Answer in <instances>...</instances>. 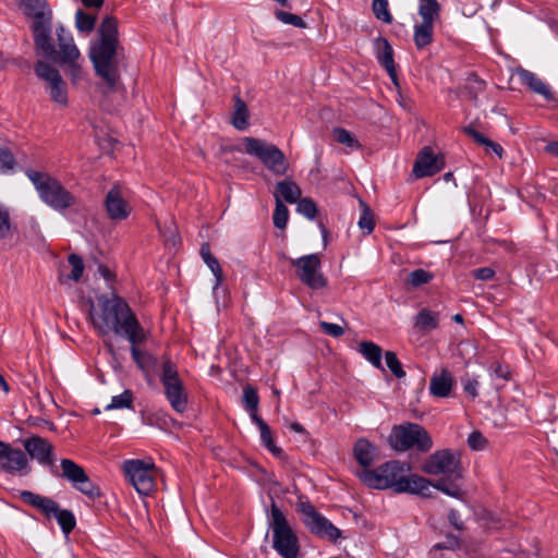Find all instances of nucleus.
<instances>
[{
    "label": "nucleus",
    "mask_w": 558,
    "mask_h": 558,
    "mask_svg": "<svg viewBox=\"0 0 558 558\" xmlns=\"http://www.w3.org/2000/svg\"><path fill=\"white\" fill-rule=\"evenodd\" d=\"M88 317L101 335L113 332L125 337L131 343L144 342L146 332L124 299L116 293L100 295L97 305L90 301Z\"/></svg>",
    "instance_id": "obj_1"
},
{
    "label": "nucleus",
    "mask_w": 558,
    "mask_h": 558,
    "mask_svg": "<svg viewBox=\"0 0 558 558\" xmlns=\"http://www.w3.org/2000/svg\"><path fill=\"white\" fill-rule=\"evenodd\" d=\"M99 39L92 45L89 57L96 73L105 81V94L119 89L120 75L118 71L119 39L118 22L107 16L98 29Z\"/></svg>",
    "instance_id": "obj_2"
},
{
    "label": "nucleus",
    "mask_w": 558,
    "mask_h": 558,
    "mask_svg": "<svg viewBox=\"0 0 558 558\" xmlns=\"http://www.w3.org/2000/svg\"><path fill=\"white\" fill-rule=\"evenodd\" d=\"M410 465L401 461H389L375 470H363L360 480L368 487L376 489L393 488L397 493H411L429 496L432 484L418 475H407Z\"/></svg>",
    "instance_id": "obj_3"
},
{
    "label": "nucleus",
    "mask_w": 558,
    "mask_h": 558,
    "mask_svg": "<svg viewBox=\"0 0 558 558\" xmlns=\"http://www.w3.org/2000/svg\"><path fill=\"white\" fill-rule=\"evenodd\" d=\"M26 175L34 184L40 199L53 209L61 210L75 204V197L49 173L27 170Z\"/></svg>",
    "instance_id": "obj_4"
},
{
    "label": "nucleus",
    "mask_w": 558,
    "mask_h": 558,
    "mask_svg": "<svg viewBox=\"0 0 558 558\" xmlns=\"http://www.w3.org/2000/svg\"><path fill=\"white\" fill-rule=\"evenodd\" d=\"M270 527L274 549L282 558H298L300 553L299 537L275 502L271 504L270 508Z\"/></svg>",
    "instance_id": "obj_5"
},
{
    "label": "nucleus",
    "mask_w": 558,
    "mask_h": 558,
    "mask_svg": "<svg viewBox=\"0 0 558 558\" xmlns=\"http://www.w3.org/2000/svg\"><path fill=\"white\" fill-rule=\"evenodd\" d=\"M241 151L256 157L275 175H286L289 163L282 150L276 145L256 137H244L241 142Z\"/></svg>",
    "instance_id": "obj_6"
},
{
    "label": "nucleus",
    "mask_w": 558,
    "mask_h": 558,
    "mask_svg": "<svg viewBox=\"0 0 558 558\" xmlns=\"http://www.w3.org/2000/svg\"><path fill=\"white\" fill-rule=\"evenodd\" d=\"M388 442L396 451L416 449L422 452L430 450L433 440L428 432L415 423H405L392 427Z\"/></svg>",
    "instance_id": "obj_7"
},
{
    "label": "nucleus",
    "mask_w": 558,
    "mask_h": 558,
    "mask_svg": "<svg viewBox=\"0 0 558 558\" xmlns=\"http://www.w3.org/2000/svg\"><path fill=\"white\" fill-rule=\"evenodd\" d=\"M126 481L140 495H149L156 485L157 469L151 459H129L121 465Z\"/></svg>",
    "instance_id": "obj_8"
},
{
    "label": "nucleus",
    "mask_w": 558,
    "mask_h": 558,
    "mask_svg": "<svg viewBox=\"0 0 558 558\" xmlns=\"http://www.w3.org/2000/svg\"><path fill=\"white\" fill-rule=\"evenodd\" d=\"M160 380L171 408L183 413L187 409V392L179 376L177 366L169 360L162 364Z\"/></svg>",
    "instance_id": "obj_9"
},
{
    "label": "nucleus",
    "mask_w": 558,
    "mask_h": 558,
    "mask_svg": "<svg viewBox=\"0 0 558 558\" xmlns=\"http://www.w3.org/2000/svg\"><path fill=\"white\" fill-rule=\"evenodd\" d=\"M421 23L414 25V43L417 49L430 45L434 37V24L440 16V4L437 0H418Z\"/></svg>",
    "instance_id": "obj_10"
},
{
    "label": "nucleus",
    "mask_w": 558,
    "mask_h": 558,
    "mask_svg": "<svg viewBox=\"0 0 558 558\" xmlns=\"http://www.w3.org/2000/svg\"><path fill=\"white\" fill-rule=\"evenodd\" d=\"M295 268L299 280L312 290L325 289L328 279L322 271V262L318 254H308L299 258H289Z\"/></svg>",
    "instance_id": "obj_11"
},
{
    "label": "nucleus",
    "mask_w": 558,
    "mask_h": 558,
    "mask_svg": "<svg viewBox=\"0 0 558 558\" xmlns=\"http://www.w3.org/2000/svg\"><path fill=\"white\" fill-rule=\"evenodd\" d=\"M35 73L45 84V90L50 99L59 107H66L69 104L68 87L60 72L46 61H37Z\"/></svg>",
    "instance_id": "obj_12"
},
{
    "label": "nucleus",
    "mask_w": 558,
    "mask_h": 558,
    "mask_svg": "<svg viewBox=\"0 0 558 558\" xmlns=\"http://www.w3.org/2000/svg\"><path fill=\"white\" fill-rule=\"evenodd\" d=\"M422 471L450 480L459 478L461 476L460 456L450 449L435 451L424 461Z\"/></svg>",
    "instance_id": "obj_13"
},
{
    "label": "nucleus",
    "mask_w": 558,
    "mask_h": 558,
    "mask_svg": "<svg viewBox=\"0 0 558 558\" xmlns=\"http://www.w3.org/2000/svg\"><path fill=\"white\" fill-rule=\"evenodd\" d=\"M299 511L303 514V523L315 535L336 542L341 536V531L327 518L316 511L308 501L299 504Z\"/></svg>",
    "instance_id": "obj_14"
},
{
    "label": "nucleus",
    "mask_w": 558,
    "mask_h": 558,
    "mask_svg": "<svg viewBox=\"0 0 558 558\" xmlns=\"http://www.w3.org/2000/svg\"><path fill=\"white\" fill-rule=\"evenodd\" d=\"M62 476L65 477L75 489L82 494L96 498L100 496L99 487L94 484L84 469L70 459L61 460Z\"/></svg>",
    "instance_id": "obj_15"
},
{
    "label": "nucleus",
    "mask_w": 558,
    "mask_h": 558,
    "mask_svg": "<svg viewBox=\"0 0 558 558\" xmlns=\"http://www.w3.org/2000/svg\"><path fill=\"white\" fill-rule=\"evenodd\" d=\"M0 468L7 473L27 474L28 458L24 451L0 441Z\"/></svg>",
    "instance_id": "obj_16"
},
{
    "label": "nucleus",
    "mask_w": 558,
    "mask_h": 558,
    "mask_svg": "<svg viewBox=\"0 0 558 558\" xmlns=\"http://www.w3.org/2000/svg\"><path fill=\"white\" fill-rule=\"evenodd\" d=\"M106 211L112 220H124L131 214V206L125 197V190L120 185H113L105 198Z\"/></svg>",
    "instance_id": "obj_17"
},
{
    "label": "nucleus",
    "mask_w": 558,
    "mask_h": 558,
    "mask_svg": "<svg viewBox=\"0 0 558 558\" xmlns=\"http://www.w3.org/2000/svg\"><path fill=\"white\" fill-rule=\"evenodd\" d=\"M32 29L37 52L48 58H54L57 50L51 37V20L33 22Z\"/></svg>",
    "instance_id": "obj_18"
},
{
    "label": "nucleus",
    "mask_w": 558,
    "mask_h": 558,
    "mask_svg": "<svg viewBox=\"0 0 558 558\" xmlns=\"http://www.w3.org/2000/svg\"><path fill=\"white\" fill-rule=\"evenodd\" d=\"M26 456L36 460L41 465H51L53 463L52 450L53 446L45 438L32 436L24 441Z\"/></svg>",
    "instance_id": "obj_19"
},
{
    "label": "nucleus",
    "mask_w": 558,
    "mask_h": 558,
    "mask_svg": "<svg viewBox=\"0 0 558 558\" xmlns=\"http://www.w3.org/2000/svg\"><path fill=\"white\" fill-rule=\"evenodd\" d=\"M58 60L61 64L81 61V52L74 44V39L62 25L57 27Z\"/></svg>",
    "instance_id": "obj_20"
},
{
    "label": "nucleus",
    "mask_w": 558,
    "mask_h": 558,
    "mask_svg": "<svg viewBox=\"0 0 558 558\" xmlns=\"http://www.w3.org/2000/svg\"><path fill=\"white\" fill-rule=\"evenodd\" d=\"M441 168L442 160L436 157L429 147H425L415 160L413 173L416 178H425L434 175Z\"/></svg>",
    "instance_id": "obj_21"
},
{
    "label": "nucleus",
    "mask_w": 558,
    "mask_h": 558,
    "mask_svg": "<svg viewBox=\"0 0 558 558\" xmlns=\"http://www.w3.org/2000/svg\"><path fill=\"white\" fill-rule=\"evenodd\" d=\"M454 385V379L448 369H441L435 373L429 383V391L433 396L438 398H446L450 395Z\"/></svg>",
    "instance_id": "obj_22"
},
{
    "label": "nucleus",
    "mask_w": 558,
    "mask_h": 558,
    "mask_svg": "<svg viewBox=\"0 0 558 558\" xmlns=\"http://www.w3.org/2000/svg\"><path fill=\"white\" fill-rule=\"evenodd\" d=\"M20 497L26 504L33 506L34 508L40 510L48 518L52 517V513L58 510V504L51 498L28 492L22 490L20 493Z\"/></svg>",
    "instance_id": "obj_23"
},
{
    "label": "nucleus",
    "mask_w": 558,
    "mask_h": 558,
    "mask_svg": "<svg viewBox=\"0 0 558 558\" xmlns=\"http://www.w3.org/2000/svg\"><path fill=\"white\" fill-rule=\"evenodd\" d=\"M518 75L523 85L531 88L534 93H537L545 97L547 100L553 99V93L549 86L537 77L533 72L527 70H519Z\"/></svg>",
    "instance_id": "obj_24"
},
{
    "label": "nucleus",
    "mask_w": 558,
    "mask_h": 558,
    "mask_svg": "<svg viewBox=\"0 0 558 558\" xmlns=\"http://www.w3.org/2000/svg\"><path fill=\"white\" fill-rule=\"evenodd\" d=\"M24 12L34 22L52 20V12L45 0H23Z\"/></svg>",
    "instance_id": "obj_25"
},
{
    "label": "nucleus",
    "mask_w": 558,
    "mask_h": 558,
    "mask_svg": "<svg viewBox=\"0 0 558 558\" xmlns=\"http://www.w3.org/2000/svg\"><path fill=\"white\" fill-rule=\"evenodd\" d=\"M199 254L204 263L210 269L215 277L214 290L218 289L223 282V271L218 259L211 254L208 243H203Z\"/></svg>",
    "instance_id": "obj_26"
},
{
    "label": "nucleus",
    "mask_w": 558,
    "mask_h": 558,
    "mask_svg": "<svg viewBox=\"0 0 558 558\" xmlns=\"http://www.w3.org/2000/svg\"><path fill=\"white\" fill-rule=\"evenodd\" d=\"M354 457L362 466L367 468L375 461L376 447L367 439L361 438L354 446Z\"/></svg>",
    "instance_id": "obj_27"
},
{
    "label": "nucleus",
    "mask_w": 558,
    "mask_h": 558,
    "mask_svg": "<svg viewBox=\"0 0 558 558\" xmlns=\"http://www.w3.org/2000/svg\"><path fill=\"white\" fill-rule=\"evenodd\" d=\"M463 132L470 136L476 144L485 147L487 154H495L499 159L504 157V148L496 142L487 138L484 134L477 132L472 126H465Z\"/></svg>",
    "instance_id": "obj_28"
},
{
    "label": "nucleus",
    "mask_w": 558,
    "mask_h": 558,
    "mask_svg": "<svg viewBox=\"0 0 558 558\" xmlns=\"http://www.w3.org/2000/svg\"><path fill=\"white\" fill-rule=\"evenodd\" d=\"M377 45V60L387 70L388 74L395 80L397 75L392 48L386 39H379Z\"/></svg>",
    "instance_id": "obj_29"
},
{
    "label": "nucleus",
    "mask_w": 558,
    "mask_h": 558,
    "mask_svg": "<svg viewBox=\"0 0 558 558\" xmlns=\"http://www.w3.org/2000/svg\"><path fill=\"white\" fill-rule=\"evenodd\" d=\"M142 342L131 343V354L136 365L148 375L156 365V359L147 351L141 350L137 345Z\"/></svg>",
    "instance_id": "obj_30"
},
{
    "label": "nucleus",
    "mask_w": 558,
    "mask_h": 558,
    "mask_svg": "<svg viewBox=\"0 0 558 558\" xmlns=\"http://www.w3.org/2000/svg\"><path fill=\"white\" fill-rule=\"evenodd\" d=\"M276 195H278L280 199L283 198L287 203L293 204L301 196V190L295 182L284 180L277 183L275 196Z\"/></svg>",
    "instance_id": "obj_31"
},
{
    "label": "nucleus",
    "mask_w": 558,
    "mask_h": 558,
    "mask_svg": "<svg viewBox=\"0 0 558 558\" xmlns=\"http://www.w3.org/2000/svg\"><path fill=\"white\" fill-rule=\"evenodd\" d=\"M253 422L257 425V427L259 429L260 439H262V442L264 444V446L272 454L280 457L282 453V450L275 445L269 426L264 422V420L262 417H254Z\"/></svg>",
    "instance_id": "obj_32"
},
{
    "label": "nucleus",
    "mask_w": 558,
    "mask_h": 558,
    "mask_svg": "<svg viewBox=\"0 0 558 558\" xmlns=\"http://www.w3.org/2000/svg\"><path fill=\"white\" fill-rule=\"evenodd\" d=\"M439 315L429 310H422L416 316L414 326L421 330H430L438 327Z\"/></svg>",
    "instance_id": "obj_33"
},
{
    "label": "nucleus",
    "mask_w": 558,
    "mask_h": 558,
    "mask_svg": "<svg viewBox=\"0 0 558 558\" xmlns=\"http://www.w3.org/2000/svg\"><path fill=\"white\" fill-rule=\"evenodd\" d=\"M360 353L375 367L381 368V349L374 342L364 341L360 343Z\"/></svg>",
    "instance_id": "obj_34"
},
{
    "label": "nucleus",
    "mask_w": 558,
    "mask_h": 558,
    "mask_svg": "<svg viewBox=\"0 0 558 558\" xmlns=\"http://www.w3.org/2000/svg\"><path fill=\"white\" fill-rule=\"evenodd\" d=\"M232 124L238 130H245L248 126V110L243 100L236 98Z\"/></svg>",
    "instance_id": "obj_35"
},
{
    "label": "nucleus",
    "mask_w": 558,
    "mask_h": 558,
    "mask_svg": "<svg viewBox=\"0 0 558 558\" xmlns=\"http://www.w3.org/2000/svg\"><path fill=\"white\" fill-rule=\"evenodd\" d=\"M258 396L256 390L251 387L246 386L243 389V402L245 410L250 413V416L252 421H254V417H259L257 414V408H258Z\"/></svg>",
    "instance_id": "obj_36"
},
{
    "label": "nucleus",
    "mask_w": 558,
    "mask_h": 558,
    "mask_svg": "<svg viewBox=\"0 0 558 558\" xmlns=\"http://www.w3.org/2000/svg\"><path fill=\"white\" fill-rule=\"evenodd\" d=\"M68 262L71 267V271L65 276V279L74 282L80 281L85 268L83 259L76 254H71Z\"/></svg>",
    "instance_id": "obj_37"
},
{
    "label": "nucleus",
    "mask_w": 558,
    "mask_h": 558,
    "mask_svg": "<svg viewBox=\"0 0 558 558\" xmlns=\"http://www.w3.org/2000/svg\"><path fill=\"white\" fill-rule=\"evenodd\" d=\"M96 23V16L85 13L83 10H77L75 13V26L78 32L90 33Z\"/></svg>",
    "instance_id": "obj_38"
},
{
    "label": "nucleus",
    "mask_w": 558,
    "mask_h": 558,
    "mask_svg": "<svg viewBox=\"0 0 558 558\" xmlns=\"http://www.w3.org/2000/svg\"><path fill=\"white\" fill-rule=\"evenodd\" d=\"M52 517H54L61 526L62 531L65 534H69L75 526V518L73 513L69 510H62L58 506V510L52 513Z\"/></svg>",
    "instance_id": "obj_39"
},
{
    "label": "nucleus",
    "mask_w": 558,
    "mask_h": 558,
    "mask_svg": "<svg viewBox=\"0 0 558 558\" xmlns=\"http://www.w3.org/2000/svg\"><path fill=\"white\" fill-rule=\"evenodd\" d=\"M289 219V209L282 203L278 195H276V207L272 216L275 227L284 229Z\"/></svg>",
    "instance_id": "obj_40"
},
{
    "label": "nucleus",
    "mask_w": 558,
    "mask_h": 558,
    "mask_svg": "<svg viewBox=\"0 0 558 558\" xmlns=\"http://www.w3.org/2000/svg\"><path fill=\"white\" fill-rule=\"evenodd\" d=\"M434 279V275L425 269H415L408 276V282L414 288H418L423 284L430 282Z\"/></svg>",
    "instance_id": "obj_41"
},
{
    "label": "nucleus",
    "mask_w": 558,
    "mask_h": 558,
    "mask_svg": "<svg viewBox=\"0 0 558 558\" xmlns=\"http://www.w3.org/2000/svg\"><path fill=\"white\" fill-rule=\"evenodd\" d=\"M132 400V392L130 390H125L121 395L113 396L111 402L105 409L108 411L114 409L131 408Z\"/></svg>",
    "instance_id": "obj_42"
},
{
    "label": "nucleus",
    "mask_w": 558,
    "mask_h": 558,
    "mask_svg": "<svg viewBox=\"0 0 558 558\" xmlns=\"http://www.w3.org/2000/svg\"><path fill=\"white\" fill-rule=\"evenodd\" d=\"M373 12L375 16L385 22V23H391L392 16L388 10V0H373Z\"/></svg>",
    "instance_id": "obj_43"
},
{
    "label": "nucleus",
    "mask_w": 558,
    "mask_h": 558,
    "mask_svg": "<svg viewBox=\"0 0 558 558\" xmlns=\"http://www.w3.org/2000/svg\"><path fill=\"white\" fill-rule=\"evenodd\" d=\"M333 137L335 140L350 148H359V142L354 138V136L347 130L341 128H336L333 130Z\"/></svg>",
    "instance_id": "obj_44"
},
{
    "label": "nucleus",
    "mask_w": 558,
    "mask_h": 558,
    "mask_svg": "<svg viewBox=\"0 0 558 558\" xmlns=\"http://www.w3.org/2000/svg\"><path fill=\"white\" fill-rule=\"evenodd\" d=\"M275 14H276V17L284 24L292 25V26L300 27V28H304L306 26L303 19L296 14L289 13L286 11H280V10L276 11Z\"/></svg>",
    "instance_id": "obj_45"
},
{
    "label": "nucleus",
    "mask_w": 558,
    "mask_h": 558,
    "mask_svg": "<svg viewBox=\"0 0 558 558\" xmlns=\"http://www.w3.org/2000/svg\"><path fill=\"white\" fill-rule=\"evenodd\" d=\"M296 210L306 218L314 219L317 213V206L311 198L305 197L299 201Z\"/></svg>",
    "instance_id": "obj_46"
},
{
    "label": "nucleus",
    "mask_w": 558,
    "mask_h": 558,
    "mask_svg": "<svg viewBox=\"0 0 558 558\" xmlns=\"http://www.w3.org/2000/svg\"><path fill=\"white\" fill-rule=\"evenodd\" d=\"M385 360L388 368L396 377L402 378L405 376V373L402 369L401 363L399 362L396 353L391 351L386 352Z\"/></svg>",
    "instance_id": "obj_47"
},
{
    "label": "nucleus",
    "mask_w": 558,
    "mask_h": 558,
    "mask_svg": "<svg viewBox=\"0 0 558 558\" xmlns=\"http://www.w3.org/2000/svg\"><path fill=\"white\" fill-rule=\"evenodd\" d=\"M468 445L473 450H483L487 445V439L481 432L474 430L468 437Z\"/></svg>",
    "instance_id": "obj_48"
},
{
    "label": "nucleus",
    "mask_w": 558,
    "mask_h": 558,
    "mask_svg": "<svg viewBox=\"0 0 558 558\" xmlns=\"http://www.w3.org/2000/svg\"><path fill=\"white\" fill-rule=\"evenodd\" d=\"M66 66V74L70 76L72 84L78 83L83 76V69L80 61H74L64 64Z\"/></svg>",
    "instance_id": "obj_49"
},
{
    "label": "nucleus",
    "mask_w": 558,
    "mask_h": 558,
    "mask_svg": "<svg viewBox=\"0 0 558 558\" xmlns=\"http://www.w3.org/2000/svg\"><path fill=\"white\" fill-rule=\"evenodd\" d=\"M14 157L13 155L3 148H0V173L7 172L13 169Z\"/></svg>",
    "instance_id": "obj_50"
},
{
    "label": "nucleus",
    "mask_w": 558,
    "mask_h": 558,
    "mask_svg": "<svg viewBox=\"0 0 558 558\" xmlns=\"http://www.w3.org/2000/svg\"><path fill=\"white\" fill-rule=\"evenodd\" d=\"M374 219L373 215L371 214L369 209L366 208L359 220V227L361 230H363L366 234H369L374 230Z\"/></svg>",
    "instance_id": "obj_51"
},
{
    "label": "nucleus",
    "mask_w": 558,
    "mask_h": 558,
    "mask_svg": "<svg viewBox=\"0 0 558 558\" xmlns=\"http://www.w3.org/2000/svg\"><path fill=\"white\" fill-rule=\"evenodd\" d=\"M11 229L9 211L0 207V239H4L9 235Z\"/></svg>",
    "instance_id": "obj_52"
},
{
    "label": "nucleus",
    "mask_w": 558,
    "mask_h": 558,
    "mask_svg": "<svg viewBox=\"0 0 558 558\" xmlns=\"http://www.w3.org/2000/svg\"><path fill=\"white\" fill-rule=\"evenodd\" d=\"M319 326L325 333L336 338L341 337L344 333V328L337 324L320 322Z\"/></svg>",
    "instance_id": "obj_53"
},
{
    "label": "nucleus",
    "mask_w": 558,
    "mask_h": 558,
    "mask_svg": "<svg viewBox=\"0 0 558 558\" xmlns=\"http://www.w3.org/2000/svg\"><path fill=\"white\" fill-rule=\"evenodd\" d=\"M463 390L468 393L472 399H475L478 395V381L475 378L465 377L462 379Z\"/></svg>",
    "instance_id": "obj_54"
},
{
    "label": "nucleus",
    "mask_w": 558,
    "mask_h": 558,
    "mask_svg": "<svg viewBox=\"0 0 558 558\" xmlns=\"http://www.w3.org/2000/svg\"><path fill=\"white\" fill-rule=\"evenodd\" d=\"M434 487L437 488L438 490L447 494L448 496H451V497H459L460 496V489L458 487H456V486L447 485L445 480L438 481L434 485Z\"/></svg>",
    "instance_id": "obj_55"
},
{
    "label": "nucleus",
    "mask_w": 558,
    "mask_h": 558,
    "mask_svg": "<svg viewBox=\"0 0 558 558\" xmlns=\"http://www.w3.org/2000/svg\"><path fill=\"white\" fill-rule=\"evenodd\" d=\"M492 369V376L495 378H500L504 380L509 379L510 372L507 366L501 365L500 363H495L490 367Z\"/></svg>",
    "instance_id": "obj_56"
},
{
    "label": "nucleus",
    "mask_w": 558,
    "mask_h": 558,
    "mask_svg": "<svg viewBox=\"0 0 558 558\" xmlns=\"http://www.w3.org/2000/svg\"><path fill=\"white\" fill-rule=\"evenodd\" d=\"M495 276V270L490 267H482L473 271V277L477 280H490Z\"/></svg>",
    "instance_id": "obj_57"
},
{
    "label": "nucleus",
    "mask_w": 558,
    "mask_h": 558,
    "mask_svg": "<svg viewBox=\"0 0 558 558\" xmlns=\"http://www.w3.org/2000/svg\"><path fill=\"white\" fill-rule=\"evenodd\" d=\"M449 522L457 529L462 530L463 529V522L460 518V514L456 510H450L448 514Z\"/></svg>",
    "instance_id": "obj_58"
},
{
    "label": "nucleus",
    "mask_w": 558,
    "mask_h": 558,
    "mask_svg": "<svg viewBox=\"0 0 558 558\" xmlns=\"http://www.w3.org/2000/svg\"><path fill=\"white\" fill-rule=\"evenodd\" d=\"M545 150L553 155V156H556L558 157V142H549L546 146H545Z\"/></svg>",
    "instance_id": "obj_59"
},
{
    "label": "nucleus",
    "mask_w": 558,
    "mask_h": 558,
    "mask_svg": "<svg viewBox=\"0 0 558 558\" xmlns=\"http://www.w3.org/2000/svg\"><path fill=\"white\" fill-rule=\"evenodd\" d=\"M82 3L85 8H100L104 3V0H82Z\"/></svg>",
    "instance_id": "obj_60"
},
{
    "label": "nucleus",
    "mask_w": 558,
    "mask_h": 558,
    "mask_svg": "<svg viewBox=\"0 0 558 558\" xmlns=\"http://www.w3.org/2000/svg\"><path fill=\"white\" fill-rule=\"evenodd\" d=\"M0 388L5 392L8 393L10 391V387H9V384L7 383V380L4 379V377L2 375H0Z\"/></svg>",
    "instance_id": "obj_61"
},
{
    "label": "nucleus",
    "mask_w": 558,
    "mask_h": 558,
    "mask_svg": "<svg viewBox=\"0 0 558 558\" xmlns=\"http://www.w3.org/2000/svg\"><path fill=\"white\" fill-rule=\"evenodd\" d=\"M99 271L101 272V275L104 276V278H106V279H110L111 274H110V271H109V269H108V268H106V267H104V266H100V267H99Z\"/></svg>",
    "instance_id": "obj_62"
},
{
    "label": "nucleus",
    "mask_w": 558,
    "mask_h": 558,
    "mask_svg": "<svg viewBox=\"0 0 558 558\" xmlns=\"http://www.w3.org/2000/svg\"><path fill=\"white\" fill-rule=\"evenodd\" d=\"M291 428L293 430L298 432V433H302L303 432V427L300 424H298V423L292 424Z\"/></svg>",
    "instance_id": "obj_63"
},
{
    "label": "nucleus",
    "mask_w": 558,
    "mask_h": 558,
    "mask_svg": "<svg viewBox=\"0 0 558 558\" xmlns=\"http://www.w3.org/2000/svg\"><path fill=\"white\" fill-rule=\"evenodd\" d=\"M452 318H453V320H454L456 323H462V322H463V317H462V315H460V314H456V315H453V317H452Z\"/></svg>",
    "instance_id": "obj_64"
}]
</instances>
